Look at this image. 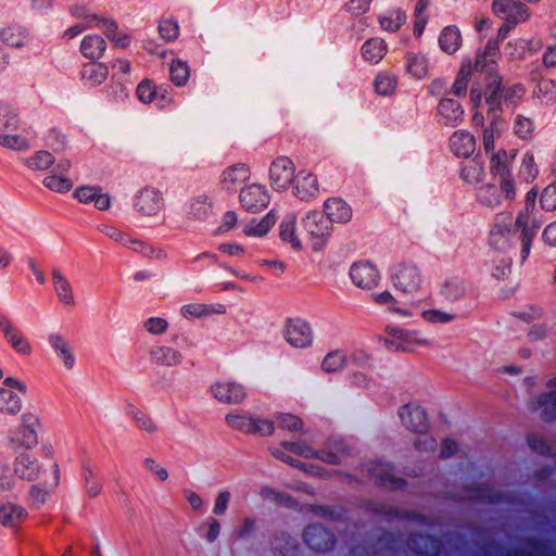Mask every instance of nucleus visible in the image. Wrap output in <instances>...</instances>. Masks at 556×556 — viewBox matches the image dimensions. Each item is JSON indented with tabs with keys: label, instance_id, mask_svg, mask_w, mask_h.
<instances>
[{
	"label": "nucleus",
	"instance_id": "nucleus-52",
	"mask_svg": "<svg viewBox=\"0 0 556 556\" xmlns=\"http://www.w3.org/2000/svg\"><path fill=\"white\" fill-rule=\"evenodd\" d=\"M407 20L406 13L401 9H389L382 12L379 17L381 28L389 33L397 31Z\"/></svg>",
	"mask_w": 556,
	"mask_h": 556
},
{
	"label": "nucleus",
	"instance_id": "nucleus-11",
	"mask_svg": "<svg viewBox=\"0 0 556 556\" xmlns=\"http://www.w3.org/2000/svg\"><path fill=\"white\" fill-rule=\"evenodd\" d=\"M27 393L24 381L8 377L0 384V413L15 416L22 409V397Z\"/></svg>",
	"mask_w": 556,
	"mask_h": 556
},
{
	"label": "nucleus",
	"instance_id": "nucleus-4",
	"mask_svg": "<svg viewBox=\"0 0 556 556\" xmlns=\"http://www.w3.org/2000/svg\"><path fill=\"white\" fill-rule=\"evenodd\" d=\"M470 101L472 105V123L475 126H481L484 122V110L486 109L490 125L483 132V147L486 152L494 150L495 140L501 137L503 126L500 118L501 102L496 110H490V105L485 103L482 92L479 88L473 87L470 91Z\"/></svg>",
	"mask_w": 556,
	"mask_h": 556
},
{
	"label": "nucleus",
	"instance_id": "nucleus-16",
	"mask_svg": "<svg viewBox=\"0 0 556 556\" xmlns=\"http://www.w3.org/2000/svg\"><path fill=\"white\" fill-rule=\"evenodd\" d=\"M271 201V194L266 185L251 182L244 185L239 192V203L249 213L265 210Z\"/></svg>",
	"mask_w": 556,
	"mask_h": 556
},
{
	"label": "nucleus",
	"instance_id": "nucleus-38",
	"mask_svg": "<svg viewBox=\"0 0 556 556\" xmlns=\"http://www.w3.org/2000/svg\"><path fill=\"white\" fill-rule=\"evenodd\" d=\"M450 149L458 157H468L476 150V139L467 130H457L450 138Z\"/></svg>",
	"mask_w": 556,
	"mask_h": 556
},
{
	"label": "nucleus",
	"instance_id": "nucleus-30",
	"mask_svg": "<svg viewBox=\"0 0 556 556\" xmlns=\"http://www.w3.org/2000/svg\"><path fill=\"white\" fill-rule=\"evenodd\" d=\"M74 197L80 203L92 204L100 211H108L112 205L111 195L99 186H80L74 191Z\"/></svg>",
	"mask_w": 556,
	"mask_h": 556
},
{
	"label": "nucleus",
	"instance_id": "nucleus-61",
	"mask_svg": "<svg viewBox=\"0 0 556 556\" xmlns=\"http://www.w3.org/2000/svg\"><path fill=\"white\" fill-rule=\"evenodd\" d=\"M170 80L177 87L185 86L190 77V68L187 62L176 59L169 66Z\"/></svg>",
	"mask_w": 556,
	"mask_h": 556
},
{
	"label": "nucleus",
	"instance_id": "nucleus-57",
	"mask_svg": "<svg viewBox=\"0 0 556 556\" xmlns=\"http://www.w3.org/2000/svg\"><path fill=\"white\" fill-rule=\"evenodd\" d=\"M42 184L46 188L53 192L65 193L70 191L74 181L67 175L64 174H51L43 178Z\"/></svg>",
	"mask_w": 556,
	"mask_h": 556
},
{
	"label": "nucleus",
	"instance_id": "nucleus-43",
	"mask_svg": "<svg viewBox=\"0 0 556 556\" xmlns=\"http://www.w3.org/2000/svg\"><path fill=\"white\" fill-rule=\"evenodd\" d=\"M80 75L84 85L97 87L106 80L109 68L103 63L90 62L83 66Z\"/></svg>",
	"mask_w": 556,
	"mask_h": 556
},
{
	"label": "nucleus",
	"instance_id": "nucleus-13",
	"mask_svg": "<svg viewBox=\"0 0 556 556\" xmlns=\"http://www.w3.org/2000/svg\"><path fill=\"white\" fill-rule=\"evenodd\" d=\"M303 227L309 237L312 249L315 251H320L327 244L332 232L329 220L317 211H311L305 215Z\"/></svg>",
	"mask_w": 556,
	"mask_h": 556
},
{
	"label": "nucleus",
	"instance_id": "nucleus-8",
	"mask_svg": "<svg viewBox=\"0 0 556 556\" xmlns=\"http://www.w3.org/2000/svg\"><path fill=\"white\" fill-rule=\"evenodd\" d=\"M519 232L521 240V230L517 229L510 213H500L495 216L489 235V245L494 252L506 254Z\"/></svg>",
	"mask_w": 556,
	"mask_h": 556
},
{
	"label": "nucleus",
	"instance_id": "nucleus-36",
	"mask_svg": "<svg viewBox=\"0 0 556 556\" xmlns=\"http://www.w3.org/2000/svg\"><path fill=\"white\" fill-rule=\"evenodd\" d=\"M304 540L306 544L316 551L328 549L332 543V534L323 526L313 525L305 529Z\"/></svg>",
	"mask_w": 556,
	"mask_h": 556
},
{
	"label": "nucleus",
	"instance_id": "nucleus-56",
	"mask_svg": "<svg viewBox=\"0 0 556 556\" xmlns=\"http://www.w3.org/2000/svg\"><path fill=\"white\" fill-rule=\"evenodd\" d=\"M84 27L87 28H99L104 31L105 35H112V31H116V23L105 15L99 14H86L84 16Z\"/></svg>",
	"mask_w": 556,
	"mask_h": 556
},
{
	"label": "nucleus",
	"instance_id": "nucleus-58",
	"mask_svg": "<svg viewBox=\"0 0 556 556\" xmlns=\"http://www.w3.org/2000/svg\"><path fill=\"white\" fill-rule=\"evenodd\" d=\"M20 124L18 114L9 105L0 103V132L16 131Z\"/></svg>",
	"mask_w": 556,
	"mask_h": 556
},
{
	"label": "nucleus",
	"instance_id": "nucleus-46",
	"mask_svg": "<svg viewBox=\"0 0 556 556\" xmlns=\"http://www.w3.org/2000/svg\"><path fill=\"white\" fill-rule=\"evenodd\" d=\"M532 97L544 105H552L556 102V81L551 78L538 79Z\"/></svg>",
	"mask_w": 556,
	"mask_h": 556
},
{
	"label": "nucleus",
	"instance_id": "nucleus-12",
	"mask_svg": "<svg viewBox=\"0 0 556 556\" xmlns=\"http://www.w3.org/2000/svg\"><path fill=\"white\" fill-rule=\"evenodd\" d=\"M536 198V193L533 191H529L527 193V207L523 211H520L518 214L515 225L517 229L521 230V260L525 261L529 253L532 240L534 239L536 231L539 229V225L535 222L533 216V207L534 201Z\"/></svg>",
	"mask_w": 556,
	"mask_h": 556
},
{
	"label": "nucleus",
	"instance_id": "nucleus-48",
	"mask_svg": "<svg viewBox=\"0 0 556 556\" xmlns=\"http://www.w3.org/2000/svg\"><path fill=\"white\" fill-rule=\"evenodd\" d=\"M150 358L157 365L172 367L179 365L182 357L177 350L170 346L156 345L150 350Z\"/></svg>",
	"mask_w": 556,
	"mask_h": 556
},
{
	"label": "nucleus",
	"instance_id": "nucleus-17",
	"mask_svg": "<svg viewBox=\"0 0 556 556\" xmlns=\"http://www.w3.org/2000/svg\"><path fill=\"white\" fill-rule=\"evenodd\" d=\"M211 396L224 405H238L248 397L244 384L231 379L214 381L210 387Z\"/></svg>",
	"mask_w": 556,
	"mask_h": 556
},
{
	"label": "nucleus",
	"instance_id": "nucleus-32",
	"mask_svg": "<svg viewBox=\"0 0 556 556\" xmlns=\"http://www.w3.org/2000/svg\"><path fill=\"white\" fill-rule=\"evenodd\" d=\"M324 212L330 224H346L353 216V211L350 204L343 199L337 197L325 201Z\"/></svg>",
	"mask_w": 556,
	"mask_h": 556
},
{
	"label": "nucleus",
	"instance_id": "nucleus-59",
	"mask_svg": "<svg viewBox=\"0 0 556 556\" xmlns=\"http://www.w3.org/2000/svg\"><path fill=\"white\" fill-rule=\"evenodd\" d=\"M369 471L383 485L399 488L403 484L402 479L395 478L391 473V467L388 464H376Z\"/></svg>",
	"mask_w": 556,
	"mask_h": 556
},
{
	"label": "nucleus",
	"instance_id": "nucleus-41",
	"mask_svg": "<svg viewBox=\"0 0 556 556\" xmlns=\"http://www.w3.org/2000/svg\"><path fill=\"white\" fill-rule=\"evenodd\" d=\"M276 222L277 214L271 210L260 220L252 219L251 222L247 223L242 228V232L247 237L263 238L269 232Z\"/></svg>",
	"mask_w": 556,
	"mask_h": 556
},
{
	"label": "nucleus",
	"instance_id": "nucleus-51",
	"mask_svg": "<svg viewBox=\"0 0 556 556\" xmlns=\"http://www.w3.org/2000/svg\"><path fill=\"white\" fill-rule=\"evenodd\" d=\"M484 175L485 168L480 157H473L462 164L460 178L466 184L476 185L482 180Z\"/></svg>",
	"mask_w": 556,
	"mask_h": 556
},
{
	"label": "nucleus",
	"instance_id": "nucleus-2",
	"mask_svg": "<svg viewBox=\"0 0 556 556\" xmlns=\"http://www.w3.org/2000/svg\"><path fill=\"white\" fill-rule=\"evenodd\" d=\"M500 54L498 40L490 39L483 50L478 51L475 61H472V74L478 73L488 80L484 91L485 103L490 110L498 108L501 78L496 73L497 58Z\"/></svg>",
	"mask_w": 556,
	"mask_h": 556
},
{
	"label": "nucleus",
	"instance_id": "nucleus-22",
	"mask_svg": "<svg viewBox=\"0 0 556 556\" xmlns=\"http://www.w3.org/2000/svg\"><path fill=\"white\" fill-rule=\"evenodd\" d=\"M134 208L146 217L157 216L164 208L162 191L154 187L140 189L135 195Z\"/></svg>",
	"mask_w": 556,
	"mask_h": 556
},
{
	"label": "nucleus",
	"instance_id": "nucleus-1",
	"mask_svg": "<svg viewBox=\"0 0 556 556\" xmlns=\"http://www.w3.org/2000/svg\"><path fill=\"white\" fill-rule=\"evenodd\" d=\"M13 472L16 481L33 483L29 496L38 504H43L60 484L58 462H41L30 452H21L14 457Z\"/></svg>",
	"mask_w": 556,
	"mask_h": 556
},
{
	"label": "nucleus",
	"instance_id": "nucleus-3",
	"mask_svg": "<svg viewBox=\"0 0 556 556\" xmlns=\"http://www.w3.org/2000/svg\"><path fill=\"white\" fill-rule=\"evenodd\" d=\"M382 340L388 350L403 353H415L434 345V340L425 330L400 326L387 327Z\"/></svg>",
	"mask_w": 556,
	"mask_h": 556
},
{
	"label": "nucleus",
	"instance_id": "nucleus-44",
	"mask_svg": "<svg viewBox=\"0 0 556 556\" xmlns=\"http://www.w3.org/2000/svg\"><path fill=\"white\" fill-rule=\"evenodd\" d=\"M551 391L543 394L533 404V409L539 412L542 418L553 419L556 417V378L548 383Z\"/></svg>",
	"mask_w": 556,
	"mask_h": 556
},
{
	"label": "nucleus",
	"instance_id": "nucleus-23",
	"mask_svg": "<svg viewBox=\"0 0 556 556\" xmlns=\"http://www.w3.org/2000/svg\"><path fill=\"white\" fill-rule=\"evenodd\" d=\"M137 99L143 104L155 101L159 109H166L174 103V97L168 87H157L152 80L144 79L136 89Z\"/></svg>",
	"mask_w": 556,
	"mask_h": 556
},
{
	"label": "nucleus",
	"instance_id": "nucleus-7",
	"mask_svg": "<svg viewBox=\"0 0 556 556\" xmlns=\"http://www.w3.org/2000/svg\"><path fill=\"white\" fill-rule=\"evenodd\" d=\"M270 453L275 458L290 464L291 466H299V462L294 460L291 454L304 458L316 457L329 464H336L340 460L339 454L317 452L304 442H282L278 446H271Z\"/></svg>",
	"mask_w": 556,
	"mask_h": 556
},
{
	"label": "nucleus",
	"instance_id": "nucleus-21",
	"mask_svg": "<svg viewBox=\"0 0 556 556\" xmlns=\"http://www.w3.org/2000/svg\"><path fill=\"white\" fill-rule=\"evenodd\" d=\"M350 278L357 288L372 290L379 286L381 273L375 263L361 260L351 265Z\"/></svg>",
	"mask_w": 556,
	"mask_h": 556
},
{
	"label": "nucleus",
	"instance_id": "nucleus-42",
	"mask_svg": "<svg viewBox=\"0 0 556 556\" xmlns=\"http://www.w3.org/2000/svg\"><path fill=\"white\" fill-rule=\"evenodd\" d=\"M279 236L281 241L293 251L302 250V241L296 232V216L294 214H287L283 217L280 224Z\"/></svg>",
	"mask_w": 556,
	"mask_h": 556
},
{
	"label": "nucleus",
	"instance_id": "nucleus-19",
	"mask_svg": "<svg viewBox=\"0 0 556 556\" xmlns=\"http://www.w3.org/2000/svg\"><path fill=\"white\" fill-rule=\"evenodd\" d=\"M295 165L288 156H277L268 168V181L273 190L287 191L295 177Z\"/></svg>",
	"mask_w": 556,
	"mask_h": 556
},
{
	"label": "nucleus",
	"instance_id": "nucleus-64",
	"mask_svg": "<svg viewBox=\"0 0 556 556\" xmlns=\"http://www.w3.org/2000/svg\"><path fill=\"white\" fill-rule=\"evenodd\" d=\"M54 161L55 160L51 153L41 150L27 157L25 160V165L33 170H46L54 163Z\"/></svg>",
	"mask_w": 556,
	"mask_h": 556
},
{
	"label": "nucleus",
	"instance_id": "nucleus-34",
	"mask_svg": "<svg viewBox=\"0 0 556 556\" xmlns=\"http://www.w3.org/2000/svg\"><path fill=\"white\" fill-rule=\"evenodd\" d=\"M438 46L446 55L456 54L463 47V35L458 26L447 25L438 36Z\"/></svg>",
	"mask_w": 556,
	"mask_h": 556
},
{
	"label": "nucleus",
	"instance_id": "nucleus-47",
	"mask_svg": "<svg viewBox=\"0 0 556 556\" xmlns=\"http://www.w3.org/2000/svg\"><path fill=\"white\" fill-rule=\"evenodd\" d=\"M0 146L5 149L23 151L30 148V140L26 131L20 126L16 131L0 132Z\"/></svg>",
	"mask_w": 556,
	"mask_h": 556
},
{
	"label": "nucleus",
	"instance_id": "nucleus-49",
	"mask_svg": "<svg viewBox=\"0 0 556 556\" xmlns=\"http://www.w3.org/2000/svg\"><path fill=\"white\" fill-rule=\"evenodd\" d=\"M226 312L225 306L222 304L206 305L204 303H188L180 308L181 315L186 319H195L212 314H224Z\"/></svg>",
	"mask_w": 556,
	"mask_h": 556
},
{
	"label": "nucleus",
	"instance_id": "nucleus-6",
	"mask_svg": "<svg viewBox=\"0 0 556 556\" xmlns=\"http://www.w3.org/2000/svg\"><path fill=\"white\" fill-rule=\"evenodd\" d=\"M497 177L500 187L493 184L481 186L477 191V201L488 207L500 205L503 200L511 201L516 197V184L508 170L498 169Z\"/></svg>",
	"mask_w": 556,
	"mask_h": 556
},
{
	"label": "nucleus",
	"instance_id": "nucleus-63",
	"mask_svg": "<svg viewBox=\"0 0 556 556\" xmlns=\"http://www.w3.org/2000/svg\"><path fill=\"white\" fill-rule=\"evenodd\" d=\"M535 129V124L533 119L523 114H518L515 117L513 130L514 134L522 140H528L531 138L533 131Z\"/></svg>",
	"mask_w": 556,
	"mask_h": 556
},
{
	"label": "nucleus",
	"instance_id": "nucleus-5",
	"mask_svg": "<svg viewBox=\"0 0 556 556\" xmlns=\"http://www.w3.org/2000/svg\"><path fill=\"white\" fill-rule=\"evenodd\" d=\"M399 416L403 426L419 437L415 446L419 451H433L435 441L428 435V420L425 410L416 404H407L400 408Z\"/></svg>",
	"mask_w": 556,
	"mask_h": 556
},
{
	"label": "nucleus",
	"instance_id": "nucleus-24",
	"mask_svg": "<svg viewBox=\"0 0 556 556\" xmlns=\"http://www.w3.org/2000/svg\"><path fill=\"white\" fill-rule=\"evenodd\" d=\"M100 231L108 238L121 243L124 247H128L136 252L151 258H163L165 253L162 250L154 249L146 243L130 238L127 233L123 232L118 228L111 225H103L100 227Z\"/></svg>",
	"mask_w": 556,
	"mask_h": 556
},
{
	"label": "nucleus",
	"instance_id": "nucleus-14",
	"mask_svg": "<svg viewBox=\"0 0 556 556\" xmlns=\"http://www.w3.org/2000/svg\"><path fill=\"white\" fill-rule=\"evenodd\" d=\"M0 333L7 344L20 356L28 357L33 354L34 348L29 339L13 323V320L0 312Z\"/></svg>",
	"mask_w": 556,
	"mask_h": 556
},
{
	"label": "nucleus",
	"instance_id": "nucleus-29",
	"mask_svg": "<svg viewBox=\"0 0 556 556\" xmlns=\"http://www.w3.org/2000/svg\"><path fill=\"white\" fill-rule=\"evenodd\" d=\"M3 442L4 446L11 451H30L38 445L39 434L18 425L5 434Z\"/></svg>",
	"mask_w": 556,
	"mask_h": 556
},
{
	"label": "nucleus",
	"instance_id": "nucleus-53",
	"mask_svg": "<svg viewBox=\"0 0 556 556\" xmlns=\"http://www.w3.org/2000/svg\"><path fill=\"white\" fill-rule=\"evenodd\" d=\"M349 363V355L343 350H333L327 353L320 364V368L326 374H333L343 370Z\"/></svg>",
	"mask_w": 556,
	"mask_h": 556
},
{
	"label": "nucleus",
	"instance_id": "nucleus-15",
	"mask_svg": "<svg viewBox=\"0 0 556 556\" xmlns=\"http://www.w3.org/2000/svg\"><path fill=\"white\" fill-rule=\"evenodd\" d=\"M391 282L397 291L414 294L421 289L424 277L417 266L402 263L393 268Z\"/></svg>",
	"mask_w": 556,
	"mask_h": 556
},
{
	"label": "nucleus",
	"instance_id": "nucleus-10",
	"mask_svg": "<svg viewBox=\"0 0 556 556\" xmlns=\"http://www.w3.org/2000/svg\"><path fill=\"white\" fill-rule=\"evenodd\" d=\"M402 318L412 319L419 316L421 320L430 326L452 323L455 315L451 312L428 305L426 299H416L404 304L403 308L396 309Z\"/></svg>",
	"mask_w": 556,
	"mask_h": 556
},
{
	"label": "nucleus",
	"instance_id": "nucleus-25",
	"mask_svg": "<svg viewBox=\"0 0 556 556\" xmlns=\"http://www.w3.org/2000/svg\"><path fill=\"white\" fill-rule=\"evenodd\" d=\"M404 74L415 81L426 80L430 77L431 60L422 51L408 50L403 60Z\"/></svg>",
	"mask_w": 556,
	"mask_h": 556
},
{
	"label": "nucleus",
	"instance_id": "nucleus-18",
	"mask_svg": "<svg viewBox=\"0 0 556 556\" xmlns=\"http://www.w3.org/2000/svg\"><path fill=\"white\" fill-rule=\"evenodd\" d=\"M285 340L294 349H308L314 342L311 324L300 317L289 318L283 326Z\"/></svg>",
	"mask_w": 556,
	"mask_h": 556
},
{
	"label": "nucleus",
	"instance_id": "nucleus-27",
	"mask_svg": "<svg viewBox=\"0 0 556 556\" xmlns=\"http://www.w3.org/2000/svg\"><path fill=\"white\" fill-rule=\"evenodd\" d=\"M492 11L513 24L525 22L530 17L529 9L518 0H493Z\"/></svg>",
	"mask_w": 556,
	"mask_h": 556
},
{
	"label": "nucleus",
	"instance_id": "nucleus-54",
	"mask_svg": "<svg viewBox=\"0 0 556 556\" xmlns=\"http://www.w3.org/2000/svg\"><path fill=\"white\" fill-rule=\"evenodd\" d=\"M472 75V60L469 58L464 59L452 87V90L456 96H464L466 93L468 83Z\"/></svg>",
	"mask_w": 556,
	"mask_h": 556
},
{
	"label": "nucleus",
	"instance_id": "nucleus-62",
	"mask_svg": "<svg viewBox=\"0 0 556 556\" xmlns=\"http://www.w3.org/2000/svg\"><path fill=\"white\" fill-rule=\"evenodd\" d=\"M270 420L274 421V429L277 427L281 430L298 432L303 428L302 420L292 414L279 413Z\"/></svg>",
	"mask_w": 556,
	"mask_h": 556
},
{
	"label": "nucleus",
	"instance_id": "nucleus-37",
	"mask_svg": "<svg viewBox=\"0 0 556 556\" xmlns=\"http://www.w3.org/2000/svg\"><path fill=\"white\" fill-rule=\"evenodd\" d=\"M542 48V42L539 39H514L508 41L505 47L504 53L509 60H521L526 56L527 52L533 53Z\"/></svg>",
	"mask_w": 556,
	"mask_h": 556
},
{
	"label": "nucleus",
	"instance_id": "nucleus-26",
	"mask_svg": "<svg viewBox=\"0 0 556 556\" xmlns=\"http://www.w3.org/2000/svg\"><path fill=\"white\" fill-rule=\"evenodd\" d=\"M293 194L301 201H312L319 194L317 176L309 169H300L292 182Z\"/></svg>",
	"mask_w": 556,
	"mask_h": 556
},
{
	"label": "nucleus",
	"instance_id": "nucleus-31",
	"mask_svg": "<svg viewBox=\"0 0 556 556\" xmlns=\"http://www.w3.org/2000/svg\"><path fill=\"white\" fill-rule=\"evenodd\" d=\"M51 280L58 301L65 308H73L76 304L74 289L68 278L59 268H52Z\"/></svg>",
	"mask_w": 556,
	"mask_h": 556
},
{
	"label": "nucleus",
	"instance_id": "nucleus-28",
	"mask_svg": "<svg viewBox=\"0 0 556 556\" xmlns=\"http://www.w3.org/2000/svg\"><path fill=\"white\" fill-rule=\"evenodd\" d=\"M251 169L245 163H235L226 166L219 175L220 188L236 192L238 187L250 179Z\"/></svg>",
	"mask_w": 556,
	"mask_h": 556
},
{
	"label": "nucleus",
	"instance_id": "nucleus-60",
	"mask_svg": "<svg viewBox=\"0 0 556 556\" xmlns=\"http://www.w3.org/2000/svg\"><path fill=\"white\" fill-rule=\"evenodd\" d=\"M211 202L205 195H200L192 199L188 206L189 218L202 220L205 219L211 212Z\"/></svg>",
	"mask_w": 556,
	"mask_h": 556
},
{
	"label": "nucleus",
	"instance_id": "nucleus-50",
	"mask_svg": "<svg viewBox=\"0 0 556 556\" xmlns=\"http://www.w3.org/2000/svg\"><path fill=\"white\" fill-rule=\"evenodd\" d=\"M106 49L105 40L99 35H87L80 42L83 55L90 60H99L103 56Z\"/></svg>",
	"mask_w": 556,
	"mask_h": 556
},
{
	"label": "nucleus",
	"instance_id": "nucleus-35",
	"mask_svg": "<svg viewBox=\"0 0 556 556\" xmlns=\"http://www.w3.org/2000/svg\"><path fill=\"white\" fill-rule=\"evenodd\" d=\"M28 517L26 508L17 503H0V523L7 528H17Z\"/></svg>",
	"mask_w": 556,
	"mask_h": 556
},
{
	"label": "nucleus",
	"instance_id": "nucleus-33",
	"mask_svg": "<svg viewBox=\"0 0 556 556\" xmlns=\"http://www.w3.org/2000/svg\"><path fill=\"white\" fill-rule=\"evenodd\" d=\"M438 116L441 124L456 127L464 121V110L458 101L444 98L438 105Z\"/></svg>",
	"mask_w": 556,
	"mask_h": 556
},
{
	"label": "nucleus",
	"instance_id": "nucleus-45",
	"mask_svg": "<svg viewBox=\"0 0 556 556\" xmlns=\"http://www.w3.org/2000/svg\"><path fill=\"white\" fill-rule=\"evenodd\" d=\"M363 59L370 64H378L387 54L388 46L381 38H370L362 46Z\"/></svg>",
	"mask_w": 556,
	"mask_h": 556
},
{
	"label": "nucleus",
	"instance_id": "nucleus-40",
	"mask_svg": "<svg viewBox=\"0 0 556 556\" xmlns=\"http://www.w3.org/2000/svg\"><path fill=\"white\" fill-rule=\"evenodd\" d=\"M0 40L12 48H24L30 43L31 37L24 27L8 25L0 29Z\"/></svg>",
	"mask_w": 556,
	"mask_h": 556
},
{
	"label": "nucleus",
	"instance_id": "nucleus-9",
	"mask_svg": "<svg viewBox=\"0 0 556 556\" xmlns=\"http://www.w3.org/2000/svg\"><path fill=\"white\" fill-rule=\"evenodd\" d=\"M225 422L229 428L248 434L267 437L274 433V421L240 409L229 412Z\"/></svg>",
	"mask_w": 556,
	"mask_h": 556
},
{
	"label": "nucleus",
	"instance_id": "nucleus-20",
	"mask_svg": "<svg viewBox=\"0 0 556 556\" xmlns=\"http://www.w3.org/2000/svg\"><path fill=\"white\" fill-rule=\"evenodd\" d=\"M48 344L62 368L67 372L73 371L77 364V354L67 336L60 331L50 332Z\"/></svg>",
	"mask_w": 556,
	"mask_h": 556
},
{
	"label": "nucleus",
	"instance_id": "nucleus-39",
	"mask_svg": "<svg viewBox=\"0 0 556 556\" xmlns=\"http://www.w3.org/2000/svg\"><path fill=\"white\" fill-rule=\"evenodd\" d=\"M125 413L138 430L150 435L157 433L160 429L159 424L150 414L131 404L126 407Z\"/></svg>",
	"mask_w": 556,
	"mask_h": 556
},
{
	"label": "nucleus",
	"instance_id": "nucleus-55",
	"mask_svg": "<svg viewBox=\"0 0 556 556\" xmlns=\"http://www.w3.org/2000/svg\"><path fill=\"white\" fill-rule=\"evenodd\" d=\"M374 87L379 96H392L397 88V77L387 72L379 73L375 78Z\"/></svg>",
	"mask_w": 556,
	"mask_h": 556
}]
</instances>
